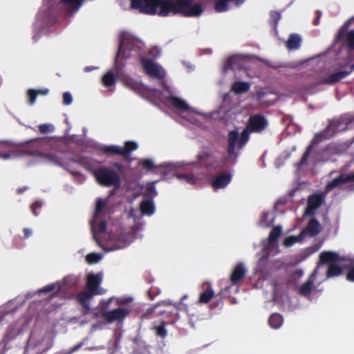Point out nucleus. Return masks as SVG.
<instances>
[{
    "label": "nucleus",
    "mask_w": 354,
    "mask_h": 354,
    "mask_svg": "<svg viewBox=\"0 0 354 354\" xmlns=\"http://www.w3.org/2000/svg\"><path fill=\"white\" fill-rule=\"evenodd\" d=\"M160 95V100L167 103H169L173 105L175 108L180 110V111H187L191 113L194 112L192 108H191L184 100L180 98L176 97L171 94L169 91H167L164 93L159 94Z\"/></svg>",
    "instance_id": "9"
},
{
    "label": "nucleus",
    "mask_w": 354,
    "mask_h": 354,
    "mask_svg": "<svg viewBox=\"0 0 354 354\" xmlns=\"http://www.w3.org/2000/svg\"><path fill=\"white\" fill-rule=\"evenodd\" d=\"M240 57L238 55H234L231 57H230L227 62L226 64L229 68H234L235 67V64L236 62L239 60Z\"/></svg>",
    "instance_id": "43"
},
{
    "label": "nucleus",
    "mask_w": 354,
    "mask_h": 354,
    "mask_svg": "<svg viewBox=\"0 0 354 354\" xmlns=\"http://www.w3.org/2000/svg\"><path fill=\"white\" fill-rule=\"evenodd\" d=\"M130 311H82L79 317L70 318L69 322L83 325L88 323L94 318H100L102 321L93 325V328H102L106 324L114 322H122Z\"/></svg>",
    "instance_id": "2"
},
{
    "label": "nucleus",
    "mask_w": 354,
    "mask_h": 354,
    "mask_svg": "<svg viewBox=\"0 0 354 354\" xmlns=\"http://www.w3.org/2000/svg\"><path fill=\"white\" fill-rule=\"evenodd\" d=\"M138 145L133 142H127L124 145V147H121L118 146H109L105 147L104 148V151L108 153H111L114 154L122 155L124 157H127L129 155L131 151L137 149Z\"/></svg>",
    "instance_id": "10"
},
{
    "label": "nucleus",
    "mask_w": 354,
    "mask_h": 354,
    "mask_svg": "<svg viewBox=\"0 0 354 354\" xmlns=\"http://www.w3.org/2000/svg\"><path fill=\"white\" fill-rule=\"evenodd\" d=\"M245 272L246 270L244 268L243 264L239 263L237 266H236L232 272L230 277L232 283H237L244 277Z\"/></svg>",
    "instance_id": "18"
},
{
    "label": "nucleus",
    "mask_w": 354,
    "mask_h": 354,
    "mask_svg": "<svg viewBox=\"0 0 354 354\" xmlns=\"http://www.w3.org/2000/svg\"><path fill=\"white\" fill-rule=\"evenodd\" d=\"M94 174L97 183L101 185L118 187L120 185V176L113 169L103 167L96 170Z\"/></svg>",
    "instance_id": "7"
},
{
    "label": "nucleus",
    "mask_w": 354,
    "mask_h": 354,
    "mask_svg": "<svg viewBox=\"0 0 354 354\" xmlns=\"http://www.w3.org/2000/svg\"><path fill=\"white\" fill-rule=\"evenodd\" d=\"M301 37L297 35H292L287 41V47L289 49H297L300 46Z\"/></svg>",
    "instance_id": "26"
},
{
    "label": "nucleus",
    "mask_w": 354,
    "mask_h": 354,
    "mask_svg": "<svg viewBox=\"0 0 354 354\" xmlns=\"http://www.w3.org/2000/svg\"><path fill=\"white\" fill-rule=\"evenodd\" d=\"M61 283L59 282L49 284L37 291L39 296H46L48 298H51L55 295H57L61 290Z\"/></svg>",
    "instance_id": "13"
},
{
    "label": "nucleus",
    "mask_w": 354,
    "mask_h": 354,
    "mask_svg": "<svg viewBox=\"0 0 354 354\" xmlns=\"http://www.w3.org/2000/svg\"><path fill=\"white\" fill-rule=\"evenodd\" d=\"M104 86L108 87L113 86L115 82L114 75L111 72L106 73L102 79Z\"/></svg>",
    "instance_id": "32"
},
{
    "label": "nucleus",
    "mask_w": 354,
    "mask_h": 354,
    "mask_svg": "<svg viewBox=\"0 0 354 354\" xmlns=\"http://www.w3.org/2000/svg\"><path fill=\"white\" fill-rule=\"evenodd\" d=\"M183 164V167L182 168H180L179 169H183V171H188L189 169H183V168L185 167V165L184 163H182ZM189 165V164H187L186 166H188Z\"/></svg>",
    "instance_id": "52"
},
{
    "label": "nucleus",
    "mask_w": 354,
    "mask_h": 354,
    "mask_svg": "<svg viewBox=\"0 0 354 354\" xmlns=\"http://www.w3.org/2000/svg\"><path fill=\"white\" fill-rule=\"evenodd\" d=\"M231 180V176L228 174H223L217 177L212 181V185L214 189L224 188L227 185Z\"/></svg>",
    "instance_id": "17"
},
{
    "label": "nucleus",
    "mask_w": 354,
    "mask_h": 354,
    "mask_svg": "<svg viewBox=\"0 0 354 354\" xmlns=\"http://www.w3.org/2000/svg\"><path fill=\"white\" fill-rule=\"evenodd\" d=\"M272 222V216L269 213H267V214H264L263 220H262L260 222V224H261V225H262L263 227H267V226H269Z\"/></svg>",
    "instance_id": "41"
},
{
    "label": "nucleus",
    "mask_w": 354,
    "mask_h": 354,
    "mask_svg": "<svg viewBox=\"0 0 354 354\" xmlns=\"http://www.w3.org/2000/svg\"><path fill=\"white\" fill-rule=\"evenodd\" d=\"M131 7L147 15L167 16L180 13L187 17H196L203 12L199 3L193 0H131Z\"/></svg>",
    "instance_id": "1"
},
{
    "label": "nucleus",
    "mask_w": 354,
    "mask_h": 354,
    "mask_svg": "<svg viewBox=\"0 0 354 354\" xmlns=\"http://www.w3.org/2000/svg\"><path fill=\"white\" fill-rule=\"evenodd\" d=\"M250 84L244 82H236L232 85V91L236 94L246 92L249 90Z\"/></svg>",
    "instance_id": "24"
},
{
    "label": "nucleus",
    "mask_w": 354,
    "mask_h": 354,
    "mask_svg": "<svg viewBox=\"0 0 354 354\" xmlns=\"http://www.w3.org/2000/svg\"><path fill=\"white\" fill-rule=\"evenodd\" d=\"M183 164V167L182 168H180L179 169H183V171H188L189 169H183V168L185 167V165L184 163H182ZM189 165V164H187L186 166H188Z\"/></svg>",
    "instance_id": "51"
},
{
    "label": "nucleus",
    "mask_w": 354,
    "mask_h": 354,
    "mask_svg": "<svg viewBox=\"0 0 354 354\" xmlns=\"http://www.w3.org/2000/svg\"><path fill=\"white\" fill-rule=\"evenodd\" d=\"M305 236V232H301L299 236H291L285 239L283 245L286 247H290L295 243L301 241Z\"/></svg>",
    "instance_id": "29"
},
{
    "label": "nucleus",
    "mask_w": 354,
    "mask_h": 354,
    "mask_svg": "<svg viewBox=\"0 0 354 354\" xmlns=\"http://www.w3.org/2000/svg\"><path fill=\"white\" fill-rule=\"evenodd\" d=\"M142 214L151 215L154 212V206L151 201L145 200L140 205Z\"/></svg>",
    "instance_id": "28"
},
{
    "label": "nucleus",
    "mask_w": 354,
    "mask_h": 354,
    "mask_svg": "<svg viewBox=\"0 0 354 354\" xmlns=\"http://www.w3.org/2000/svg\"><path fill=\"white\" fill-rule=\"evenodd\" d=\"M102 256L97 253H90L86 255V260L89 264L96 263L100 261Z\"/></svg>",
    "instance_id": "36"
},
{
    "label": "nucleus",
    "mask_w": 354,
    "mask_h": 354,
    "mask_svg": "<svg viewBox=\"0 0 354 354\" xmlns=\"http://www.w3.org/2000/svg\"><path fill=\"white\" fill-rule=\"evenodd\" d=\"M323 197L321 195H313L309 197L308 201V207L306 214H312L315 209H317L322 203Z\"/></svg>",
    "instance_id": "16"
},
{
    "label": "nucleus",
    "mask_w": 354,
    "mask_h": 354,
    "mask_svg": "<svg viewBox=\"0 0 354 354\" xmlns=\"http://www.w3.org/2000/svg\"><path fill=\"white\" fill-rule=\"evenodd\" d=\"M95 219L94 218L91 223L93 237L97 243L106 251L122 249L132 242L133 236L130 232L121 234L118 237H111L109 240L104 241L102 234L106 229V223L102 221L99 223L97 227H95Z\"/></svg>",
    "instance_id": "3"
},
{
    "label": "nucleus",
    "mask_w": 354,
    "mask_h": 354,
    "mask_svg": "<svg viewBox=\"0 0 354 354\" xmlns=\"http://www.w3.org/2000/svg\"><path fill=\"white\" fill-rule=\"evenodd\" d=\"M91 70V68H90V67H86V68H85V71H90Z\"/></svg>",
    "instance_id": "55"
},
{
    "label": "nucleus",
    "mask_w": 354,
    "mask_h": 354,
    "mask_svg": "<svg viewBox=\"0 0 354 354\" xmlns=\"http://www.w3.org/2000/svg\"><path fill=\"white\" fill-rule=\"evenodd\" d=\"M141 64L145 71L148 75L158 78H162L165 76V71L160 66L147 59H142Z\"/></svg>",
    "instance_id": "11"
},
{
    "label": "nucleus",
    "mask_w": 354,
    "mask_h": 354,
    "mask_svg": "<svg viewBox=\"0 0 354 354\" xmlns=\"http://www.w3.org/2000/svg\"><path fill=\"white\" fill-rule=\"evenodd\" d=\"M349 181H354V173L351 174H342L339 176L337 178L327 184L326 190H332L335 187Z\"/></svg>",
    "instance_id": "14"
},
{
    "label": "nucleus",
    "mask_w": 354,
    "mask_h": 354,
    "mask_svg": "<svg viewBox=\"0 0 354 354\" xmlns=\"http://www.w3.org/2000/svg\"><path fill=\"white\" fill-rule=\"evenodd\" d=\"M39 130L43 133H48L54 130V127L50 124H44L39 126Z\"/></svg>",
    "instance_id": "42"
},
{
    "label": "nucleus",
    "mask_w": 354,
    "mask_h": 354,
    "mask_svg": "<svg viewBox=\"0 0 354 354\" xmlns=\"http://www.w3.org/2000/svg\"><path fill=\"white\" fill-rule=\"evenodd\" d=\"M214 292L212 288H208L206 291L201 293L199 297V301L201 303H207L213 297Z\"/></svg>",
    "instance_id": "33"
},
{
    "label": "nucleus",
    "mask_w": 354,
    "mask_h": 354,
    "mask_svg": "<svg viewBox=\"0 0 354 354\" xmlns=\"http://www.w3.org/2000/svg\"><path fill=\"white\" fill-rule=\"evenodd\" d=\"M248 138L249 133L248 129H245L241 134H239L236 131H230L228 136L229 157L234 156L235 158L236 157V149L241 148L248 142Z\"/></svg>",
    "instance_id": "8"
},
{
    "label": "nucleus",
    "mask_w": 354,
    "mask_h": 354,
    "mask_svg": "<svg viewBox=\"0 0 354 354\" xmlns=\"http://www.w3.org/2000/svg\"><path fill=\"white\" fill-rule=\"evenodd\" d=\"M73 97L70 93L66 92L63 95V102L66 105H69L72 103Z\"/></svg>",
    "instance_id": "44"
},
{
    "label": "nucleus",
    "mask_w": 354,
    "mask_h": 354,
    "mask_svg": "<svg viewBox=\"0 0 354 354\" xmlns=\"http://www.w3.org/2000/svg\"><path fill=\"white\" fill-rule=\"evenodd\" d=\"M268 322L272 328L277 329L283 324V317L278 313H274L270 315Z\"/></svg>",
    "instance_id": "25"
},
{
    "label": "nucleus",
    "mask_w": 354,
    "mask_h": 354,
    "mask_svg": "<svg viewBox=\"0 0 354 354\" xmlns=\"http://www.w3.org/2000/svg\"><path fill=\"white\" fill-rule=\"evenodd\" d=\"M281 234V227L277 226L274 227L269 236L270 243H274Z\"/></svg>",
    "instance_id": "35"
},
{
    "label": "nucleus",
    "mask_w": 354,
    "mask_h": 354,
    "mask_svg": "<svg viewBox=\"0 0 354 354\" xmlns=\"http://www.w3.org/2000/svg\"><path fill=\"white\" fill-rule=\"evenodd\" d=\"M314 280L315 277L311 276L306 282L299 287V293L303 296H308L312 292L318 291L313 284Z\"/></svg>",
    "instance_id": "15"
},
{
    "label": "nucleus",
    "mask_w": 354,
    "mask_h": 354,
    "mask_svg": "<svg viewBox=\"0 0 354 354\" xmlns=\"http://www.w3.org/2000/svg\"><path fill=\"white\" fill-rule=\"evenodd\" d=\"M140 164L145 168L149 169L153 167V162L150 160H142L140 162Z\"/></svg>",
    "instance_id": "46"
},
{
    "label": "nucleus",
    "mask_w": 354,
    "mask_h": 354,
    "mask_svg": "<svg viewBox=\"0 0 354 354\" xmlns=\"http://www.w3.org/2000/svg\"><path fill=\"white\" fill-rule=\"evenodd\" d=\"M237 5H239L243 2L244 0H235Z\"/></svg>",
    "instance_id": "54"
},
{
    "label": "nucleus",
    "mask_w": 354,
    "mask_h": 354,
    "mask_svg": "<svg viewBox=\"0 0 354 354\" xmlns=\"http://www.w3.org/2000/svg\"><path fill=\"white\" fill-rule=\"evenodd\" d=\"M116 302L120 304L121 307H131V304L133 302V299L131 297H123L118 299H111L109 302Z\"/></svg>",
    "instance_id": "27"
},
{
    "label": "nucleus",
    "mask_w": 354,
    "mask_h": 354,
    "mask_svg": "<svg viewBox=\"0 0 354 354\" xmlns=\"http://www.w3.org/2000/svg\"><path fill=\"white\" fill-rule=\"evenodd\" d=\"M349 74V72L339 71L330 75L328 77L325 78L322 83L324 84H333L339 81L340 80L346 77Z\"/></svg>",
    "instance_id": "19"
},
{
    "label": "nucleus",
    "mask_w": 354,
    "mask_h": 354,
    "mask_svg": "<svg viewBox=\"0 0 354 354\" xmlns=\"http://www.w3.org/2000/svg\"><path fill=\"white\" fill-rule=\"evenodd\" d=\"M321 230V226L319 223L315 219H312L306 230L303 232H305L306 234H308L310 236H315Z\"/></svg>",
    "instance_id": "21"
},
{
    "label": "nucleus",
    "mask_w": 354,
    "mask_h": 354,
    "mask_svg": "<svg viewBox=\"0 0 354 354\" xmlns=\"http://www.w3.org/2000/svg\"><path fill=\"white\" fill-rule=\"evenodd\" d=\"M83 0H62V3L69 12L77 11L82 5Z\"/></svg>",
    "instance_id": "20"
},
{
    "label": "nucleus",
    "mask_w": 354,
    "mask_h": 354,
    "mask_svg": "<svg viewBox=\"0 0 354 354\" xmlns=\"http://www.w3.org/2000/svg\"><path fill=\"white\" fill-rule=\"evenodd\" d=\"M103 278L102 273L98 274H88L86 278V286L89 293L82 292L78 295V299L82 304L83 307L88 308V301L92 295L95 294H100L102 291L99 288Z\"/></svg>",
    "instance_id": "6"
},
{
    "label": "nucleus",
    "mask_w": 354,
    "mask_h": 354,
    "mask_svg": "<svg viewBox=\"0 0 354 354\" xmlns=\"http://www.w3.org/2000/svg\"><path fill=\"white\" fill-rule=\"evenodd\" d=\"M156 335L161 338H165L167 335V330L165 328V322H161V324L158 326L153 327Z\"/></svg>",
    "instance_id": "31"
},
{
    "label": "nucleus",
    "mask_w": 354,
    "mask_h": 354,
    "mask_svg": "<svg viewBox=\"0 0 354 354\" xmlns=\"http://www.w3.org/2000/svg\"><path fill=\"white\" fill-rule=\"evenodd\" d=\"M39 157L41 158L42 161L50 162L55 165H59L60 161L53 154H43L40 155Z\"/></svg>",
    "instance_id": "34"
},
{
    "label": "nucleus",
    "mask_w": 354,
    "mask_h": 354,
    "mask_svg": "<svg viewBox=\"0 0 354 354\" xmlns=\"http://www.w3.org/2000/svg\"><path fill=\"white\" fill-rule=\"evenodd\" d=\"M36 206H37V204H36V203H35V204H34V205H32V212H33V214H34L35 216H37V214H36V212H35V209Z\"/></svg>",
    "instance_id": "50"
},
{
    "label": "nucleus",
    "mask_w": 354,
    "mask_h": 354,
    "mask_svg": "<svg viewBox=\"0 0 354 354\" xmlns=\"http://www.w3.org/2000/svg\"><path fill=\"white\" fill-rule=\"evenodd\" d=\"M267 125L268 122L265 118L258 115H253L248 121V129L251 131L260 132L266 129Z\"/></svg>",
    "instance_id": "12"
},
{
    "label": "nucleus",
    "mask_w": 354,
    "mask_h": 354,
    "mask_svg": "<svg viewBox=\"0 0 354 354\" xmlns=\"http://www.w3.org/2000/svg\"><path fill=\"white\" fill-rule=\"evenodd\" d=\"M142 42L134 38L128 32H124L121 35V41L118 53L115 57V68L118 75H120V68L123 66L122 59L127 57V50H133L134 48H141Z\"/></svg>",
    "instance_id": "5"
},
{
    "label": "nucleus",
    "mask_w": 354,
    "mask_h": 354,
    "mask_svg": "<svg viewBox=\"0 0 354 354\" xmlns=\"http://www.w3.org/2000/svg\"><path fill=\"white\" fill-rule=\"evenodd\" d=\"M15 151H12L10 153L0 154V157H1L3 159H9L11 157L15 156Z\"/></svg>",
    "instance_id": "47"
},
{
    "label": "nucleus",
    "mask_w": 354,
    "mask_h": 354,
    "mask_svg": "<svg viewBox=\"0 0 354 354\" xmlns=\"http://www.w3.org/2000/svg\"><path fill=\"white\" fill-rule=\"evenodd\" d=\"M175 176L180 181L189 185H194L196 182V178L192 174L179 172L176 174Z\"/></svg>",
    "instance_id": "23"
},
{
    "label": "nucleus",
    "mask_w": 354,
    "mask_h": 354,
    "mask_svg": "<svg viewBox=\"0 0 354 354\" xmlns=\"http://www.w3.org/2000/svg\"><path fill=\"white\" fill-rule=\"evenodd\" d=\"M122 82L125 86L135 91H139L141 88V85L138 82L127 75L122 77Z\"/></svg>",
    "instance_id": "22"
},
{
    "label": "nucleus",
    "mask_w": 354,
    "mask_h": 354,
    "mask_svg": "<svg viewBox=\"0 0 354 354\" xmlns=\"http://www.w3.org/2000/svg\"><path fill=\"white\" fill-rule=\"evenodd\" d=\"M48 93V89H42V90H30L28 93V95L29 97V103L30 104H33L35 102L36 97L37 95H47Z\"/></svg>",
    "instance_id": "30"
},
{
    "label": "nucleus",
    "mask_w": 354,
    "mask_h": 354,
    "mask_svg": "<svg viewBox=\"0 0 354 354\" xmlns=\"http://www.w3.org/2000/svg\"><path fill=\"white\" fill-rule=\"evenodd\" d=\"M342 126V122L340 121H333L332 122L329 126H328V130H332V131H335V129L337 131H342L344 129H346V127L344 126V127H341Z\"/></svg>",
    "instance_id": "38"
},
{
    "label": "nucleus",
    "mask_w": 354,
    "mask_h": 354,
    "mask_svg": "<svg viewBox=\"0 0 354 354\" xmlns=\"http://www.w3.org/2000/svg\"><path fill=\"white\" fill-rule=\"evenodd\" d=\"M162 166L165 167V169L167 171H170L174 169L182 168L183 165L182 162H178V163H176V164L166 163V164H164Z\"/></svg>",
    "instance_id": "40"
},
{
    "label": "nucleus",
    "mask_w": 354,
    "mask_h": 354,
    "mask_svg": "<svg viewBox=\"0 0 354 354\" xmlns=\"http://www.w3.org/2000/svg\"><path fill=\"white\" fill-rule=\"evenodd\" d=\"M164 306L170 308H177V306L175 304H171L170 301H165Z\"/></svg>",
    "instance_id": "48"
},
{
    "label": "nucleus",
    "mask_w": 354,
    "mask_h": 354,
    "mask_svg": "<svg viewBox=\"0 0 354 354\" xmlns=\"http://www.w3.org/2000/svg\"><path fill=\"white\" fill-rule=\"evenodd\" d=\"M346 41L348 46L354 50V30H351L346 35Z\"/></svg>",
    "instance_id": "39"
},
{
    "label": "nucleus",
    "mask_w": 354,
    "mask_h": 354,
    "mask_svg": "<svg viewBox=\"0 0 354 354\" xmlns=\"http://www.w3.org/2000/svg\"><path fill=\"white\" fill-rule=\"evenodd\" d=\"M271 21L274 24V25L278 22V21L281 18V15L279 12H272L270 14Z\"/></svg>",
    "instance_id": "45"
},
{
    "label": "nucleus",
    "mask_w": 354,
    "mask_h": 354,
    "mask_svg": "<svg viewBox=\"0 0 354 354\" xmlns=\"http://www.w3.org/2000/svg\"><path fill=\"white\" fill-rule=\"evenodd\" d=\"M322 263H328L330 266L327 272L328 277H335L342 273L341 266H348L350 270L347 274V279L354 281V260L349 264L344 263V260L342 259L337 254L331 252H324L319 255Z\"/></svg>",
    "instance_id": "4"
},
{
    "label": "nucleus",
    "mask_w": 354,
    "mask_h": 354,
    "mask_svg": "<svg viewBox=\"0 0 354 354\" xmlns=\"http://www.w3.org/2000/svg\"><path fill=\"white\" fill-rule=\"evenodd\" d=\"M106 201L103 199H98L96 204L95 212V219L97 218V216L102 212L104 207L106 206Z\"/></svg>",
    "instance_id": "37"
},
{
    "label": "nucleus",
    "mask_w": 354,
    "mask_h": 354,
    "mask_svg": "<svg viewBox=\"0 0 354 354\" xmlns=\"http://www.w3.org/2000/svg\"><path fill=\"white\" fill-rule=\"evenodd\" d=\"M81 346H82V344H78V345H76V346L73 348V351H76V350H77L79 348H80Z\"/></svg>",
    "instance_id": "53"
},
{
    "label": "nucleus",
    "mask_w": 354,
    "mask_h": 354,
    "mask_svg": "<svg viewBox=\"0 0 354 354\" xmlns=\"http://www.w3.org/2000/svg\"><path fill=\"white\" fill-rule=\"evenodd\" d=\"M24 231L26 237H28L32 234V231L30 229L26 228V229H24Z\"/></svg>",
    "instance_id": "49"
}]
</instances>
